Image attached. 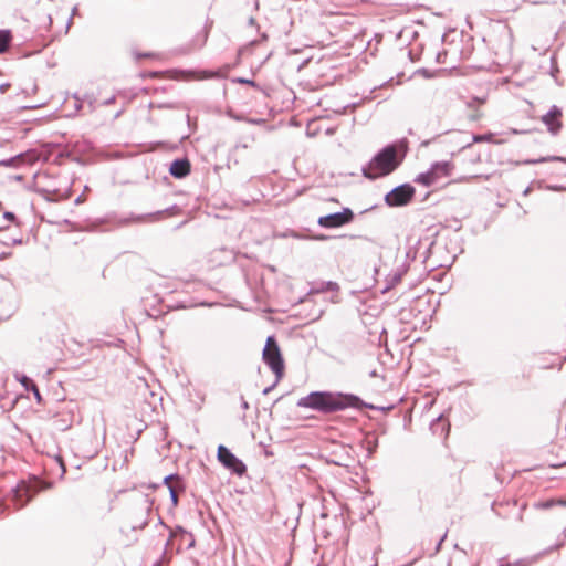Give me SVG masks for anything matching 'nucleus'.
<instances>
[{
	"label": "nucleus",
	"instance_id": "nucleus-17",
	"mask_svg": "<svg viewBox=\"0 0 566 566\" xmlns=\"http://www.w3.org/2000/svg\"><path fill=\"white\" fill-rule=\"evenodd\" d=\"M437 426H441L442 433H446L449 430V426L441 422V417L437 418V423L432 426L433 430H436Z\"/></svg>",
	"mask_w": 566,
	"mask_h": 566
},
{
	"label": "nucleus",
	"instance_id": "nucleus-27",
	"mask_svg": "<svg viewBox=\"0 0 566 566\" xmlns=\"http://www.w3.org/2000/svg\"><path fill=\"white\" fill-rule=\"evenodd\" d=\"M272 390V387H268L263 390V394L264 395H268L270 391Z\"/></svg>",
	"mask_w": 566,
	"mask_h": 566
},
{
	"label": "nucleus",
	"instance_id": "nucleus-24",
	"mask_svg": "<svg viewBox=\"0 0 566 566\" xmlns=\"http://www.w3.org/2000/svg\"><path fill=\"white\" fill-rule=\"evenodd\" d=\"M547 188L551 189V190H555V191L564 190L565 189V188L558 187V186H548Z\"/></svg>",
	"mask_w": 566,
	"mask_h": 566
},
{
	"label": "nucleus",
	"instance_id": "nucleus-12",
	"mask_svg": "<svg viewBox=\"0 0 566 566\" xmlns=\"http://www.w3.org/2000/svg\"><path fill=\"white\" fill-rule=\"evenodd\" d=\"M326 291H338V284L336 282H322L317 287L311 289L310 293H322Z\"/></svg>",
	"mask_w": 566,
	"mask_h": 566
},
{
	"label": "nucleus",
	"instance_id": "nucleus-5",
	"mask_svg": "<svg viewBox=\"0 0 566 566\" xmlns=\"http://www.w3.org/2000/svg\"><path fill=\"white\" fill-rule=\"evenodd\" d=\"M354 220V212L349 208H344L340 212L329 213L318 218L317 223L322 228H339L350 223Z\"/></svg>",
	"mask_w": 566,
	"mask_h": 566
},
{
	"label": "nucleus",
	"instance_id": "nucleus-4",
	"mask_svg": "<svg viewBox=\"0 0 566 566\" xmlns=\"http://www.w3.org/2000/svg\"><path fill=\"white\" fill-rule=\"evenodd\" d=\"M415 196V188L409 184L395 187L385 196V202L389 207H401L411 201Z\"/></svg>",
	"mask_w": 566,
	"mask_h": 566
},
{
	"label": "nucleus",
	"instance_id": "nucleus-11",
	"mask_svg": "<svg viewBox=\"0 0 566 566\" xmlns=\"http://www.w3.org/2000/svg\"><path fill=\"white\" fill-rule=\"evenodd\" d=\"M222 463L228 470H230L232 473H235L239 476L243 475L247 471L244 462H222Z\"/></svg>",
	"mask_w": 566,
	"mask_h": 566
},
{
	"label": "nucleus",
	"instance_id": "nucleus-10",
	"mask_svg": "<svg viewBox=\"0 0 566 566\" xmlns=\"http://www.w3.org/2000/svg\"><path fill=\"white\" fill-rule=\"evenodd\" d=\"M556 505L566 506V500L565 499H549L546 501H539L534 504V507L537 510H548Z\"/></svg>",
	"mask_w": 566,
	"mask_h": 566
},
{
	"label": "nucleus",
	"instance_id": "nucleus-28",
	"mask_svg": "<svg viewBox=\"0 0 566 566\" xmlns=\"http://www.w3.org/2000/svg\"><path fill=\"white\" fill-rule=\"evenodd\" d=\"M479 117H480V115H472V116H471V119H472V120H476Z\"/></svg>",
	"mask_w": 566,
	"mask_h": 566
},
{
	"label": "nucleus",
	"instance_id": "nucleus-6",
	"mask_svg": "<svg viewBox=\"0 0 566 566\" xmlns=\"http://www.w3.org/2000/svg\"><path fill=\"white\" fill-rule=\"evenodd\" d=\"M562 109L556 105H553L551 109L542 116V122L551 134L556 135L562 129Z\"/></svg>",
	"mask_w": 566,
	"mask_h": 566
},
{
	"label": "nucleus",
	"instance_id": "nucleus-30",
	"mask_svg": "<svg viewBox=\"0 0 566 566\" xmlns=\"http://www.w3.org/2000/svg\"><path fill=\"white\" fill-rule=\"evenodd\" d=\"M15 179H17V180H22V179H23V177H22V176H15Z\"/></svg>",
	"mask_w": 566,
	"mask_h": 566
},
{
	"label": "nucleus",
	"instance_id": "nucleus-8",
	"mask_svg": "<svg viewBox=\"0 0 566 566\" xmlns=\"http://www.w3.org/2000/svg\"><path fill=\"white\" fill-rule=\"evenodd\" d=\"M415 181L421 184L424 187H430L436 185L439 181V179L436 176L434 170L430 168L428 171L419 174Z\"/></svg>",
	"mask_w": 566,
	"mask_h": 566
},
{
	"label": "nucleus",
	"instance_id": "nucleus-16",
	"mask_svg": "<svg viewBox=\"0 0 566 566\" xmlns=\"http://www.w3.org/2000/svg\"><path fill=\"white\" fill-rule=\"evenodd\" d=\"M165 480H166V483L168 484V486H169V488H170V490H171V493H172V497H174V500H175V501H177V496H176L175 491H174V484H172V482H174V481L178 482L179 478H178V476L170 475V476H167Z\"/></svg>",
	"mask_w": 566,
	"mask_h": 566
},
{
	"label": "nucleus",
	"instance_id": "nucleus-26",
	"mask_svg": "<svg viewBox=\"0 0 566 566\" xmlns=\"http://www.w3.org/2000/svg\"><path fill=\"white\" fill-rule=\"evenodd\" d=\"M57 463H59V467L62 469V472H65L64 462L60 461Z\"/></svg>",
	"mask_w": 566,
	"mask_h": 566
},
{
	"label": "nucleus",
	"instance_id": "nucleus-3",
	"mask_svg": "<svg viewBox=\"0 0 566 566\" xmlns=\"http://www.w3.org/2000/svg\"><path fill=\"white\" fill-rule=\"evenodd\" d=\"M263 360L275 374L277 380L281 379L284 371V363L274 336H269L263 349Z\"/></svg>",
	"mask_w": 566,
	"mask_h": 566
},
{
	"label": "nucleus",
	"instance_id": "nucleus-13",
	"mask_svg": "<svg viewBox=\"0 0 566 566\" xmlns=\"http://www.w3.org/2000/svg\"><path fill=\"white\" fill-rule=\"evenodd\" d=\"M24 157L25 156L23 154H20L9 159L0 160V166L19 167L21 164L24 163Z\"/></svg>",
	"mask_w": 566,
	"mask_h": 566
},
{
	"label": "nucleus",
	"instance_id": "nucleus-14",
	"mask_svg": "<svg viewBox=\"0 0 566 566\" xmlns=\"http://www.w3.org/2000/svg\"><path fill=\"white\" fill-rule=\"evenodd\" d=\"M217 460H239L231 451L224 446L218 447Z\"/></svg>",
	"mask_w": 566,
	"mask_h": 566
},
{
	"label": "nucleus",
	"instance_id": "nucleus-20",
	"mask_svg": "<svg viewBox=\"0 0 566 566\" xmlns=\"http://www.w3.org/2000/svg\"><path fill=\"white\" fill-rule=\"evenodd\" d=\"M484 103V99H481V98H472V101H470L468 103V106L469 107H474L476 104H483Z\"/></svg>",
	"mask_w": 566,
	"mask_h": 566
},
{
	"label": "nucleus",
	"instance_id": "nucleus-15",
	"mask_svg": "<svg viewBox=\"0 0 566 566\" xmlns=\"http://www.w3.org/2000/svg\"><path fill=\"white\" fill-rule=\"evenodd\" d=\"M10 43V35L8 32H0V53H3Z\"/></svg>",
	"mask_w": 566,
	"mask_h": 566
},
{
	"label": "nucleus",
	"instance_id": "nucleus-2",
	"mask_svg": "<svg viewBox=\"0 0 566 566\" xmlns=\"http://www.w3.org/2000/svg\"><path fill=\"white\" fill-rule=\"evenodd\" d=\"M400 161L401 159L398 158L396 146L388 145L363 168L364 176L369 179L386 176L392 172L400 165Z\"/></svg>",
	"mask_w": 566,
	"mask_h": 566
},
{
	"label": "nucleus",
	"instance_id": "nucleus-23",
	"mask_svg": "<svg viewBox=\"0 0 566 566\" xmlns=\"http://www.w3.org/2000/svg\"><path fill=\"white\" fill-rule=\"evenodd\" d=\"M8 87H9V84H1V85H0V92H1L2 94H3V93H6V91L8 90Z\"/></svg>",
	"mask_w": 566,
	"mask_h": 566
},
{
	"label": "nucleus",
	"instance_id": "nucleus-9",
	"mask_svg": "<svg viewBox=\"0 0 566 566\" xmlns=\"http://www.w3.org/2000/svg\"><path fill=\"white\" fill-rule=\"evenodd\" d=\"M432 170H434L436 176L438 179L442 177H447L451 175V170L453 168V165L450 161H439L434 163L431 166Z\"/></svg>",
	"mask_w": 566,
	"mask_h": 566
},
{
	"label": "nucleus",
	"instance_id": "nucleus-1",
	"mask_svg": "<svg viewBox=\"0 0 566 566\" xmlns=\"http://www.w3.org/2000/svg\"><path fill=\"white\" fill-rule=\"evenodd\" d=\"M297 407L329 415L346 409H375L371 403L364 402L354 394L340 391H312L297 400Z\"/></svg>",
	"mask_w": 566,
	"mask_h": 566
},
{
	"label": "nucleus",
	"instance_id": "nucleus-21",
	"mask_svg": "<svg viewBox=\"0 0 566 566\" xmlns=\"http://www.w3.org/2000/svg\"><path fill=\"white\" fill-rule=\"evenodd\" d=\"M31 390L33 391L34 397L36 398V400L41 401V395H40V391H39V389H38L35 384H32Z\"/></svg>",
	"mask_w": 566,
	"mask_h": 566
},
{
	"label": "nucleus",
	"instance_id": "nucleus-7",
	"mask_svg": "<svg viewBox=\"0 0 566 566\" xmlns=\"http://www.w3.org/2000/svg\"><path fill=\"white\" fill-rule=\"evenodd\" d=\"M169 172L175 178H184L190 172V164L188 159H176L171 163Z\"/></svg>",
	"mask_w": 566,
	"mask_h": 566
},
{
	"label": "nucleus",
	"instance_id": "nucleus-22",
	"mask_svg": "<svg viewBox=\"0 0 566 566\" xmlns=\"http://www.w3.org/2000/svg\"><path fill=\"white\" fill-rule=\"evenodd\" d=\"M3 218L8 221H12L14 219V214L12 212H4Z\"/></svg>",
	"mask_w": 566,
	"mask_h": 566
},
{
	"label": "nucleus",
	"instance_id": "nucleus-29",
	"mask_svg": "<svg viewBox=\"0 0 566 566\" xmlns=\"http://www.w3.org/2000/svg\"><path fill=\"white\" fill-rule=\"evenodd\" d=\"M242 406H243L244 409H247L248 408V402L243 401Z\"/></svg>",
	"mask_w": 566,
	"mask_h": 566
},
{
	"label": "nucleus",
	"instance_id": "nucleus-18",
	"mask_svg": "<svg viewBox=\"0 0 566 566\" xmlns=\"http://www.w3.org/2000/svg\"><path fill=\"white\" fill-rule=\"evenodd\" d=\"M160 214H161V212H160V211H158V212H156V213L147 214V216H144V217H142V216H140V217H137V220L139 221V220H144V219H146V218H147V219H150V220H157V219H158V217H159Z\"/></svg>",
	"mask_w": 566,
	"mask_h": 566
},
{
	"label": "nucleus",
	"instance_id": "nucleus-25",
	"mask_svg": "<svg viewBox=\"0 0 566 566\" xmlns=\"http://www.w3.org/2000/svg\"><path fill=\"white\" fill-rule=\"evenodd\" d=\"M547 159L546 158H541V159H537V160H532L531 163L532 164H536V163H543V161H546Z\"/></svg>",
	"mask_w": 566,
	"mask_h": 566
},
{
	"label": "nucleus",
	"instance_id": "nucleus-19",
	"mask_svg": "<svg viewBox=\"0 0 566 566\" xmlns=\"http://www.w3.org/2000/svg\"><path fill=\"white\" fill-rule=\"evenodd\" d=\"M21 382L25 387V389H31L32 384H33V381L25 376L22 378Z\"/></svg>",
	"mask_w": 566,
	"mask_h": 566
}]
</instances>
